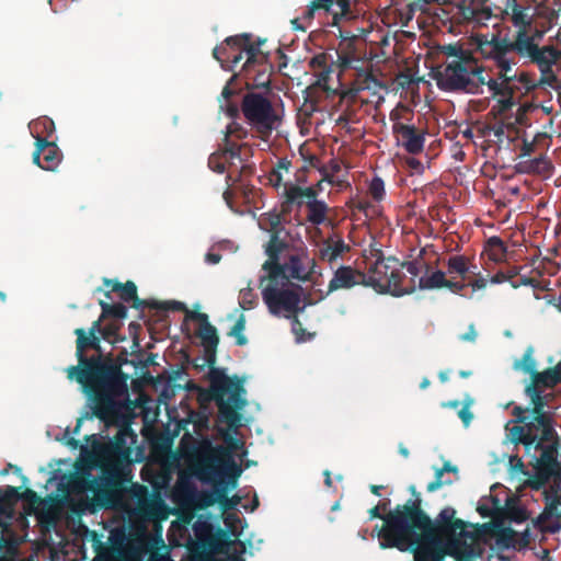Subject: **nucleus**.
Masks as SVG:
<instances>
[{"mask_svg":"<svg viewBox=\"0 0 561 561\" xmlns=\"http://www.w3.org/2000/svg\"><path fill=\"white\" fill-rule=\"evenodd\" d=\"M357 285L364 286V272H360L350 265H341L333 273V277L329 282L325 296H329L333 291L340 289H351Z\"/></svg>","mask_w":561,"mask_h":561,"instance_id":"23","label":"nucleus"},{"mask_svg":"<svg viewBox=\"0 0 561 561\" xmlns=\"http://www.w3.org/2000/svg\"><path fill=\"white\" fill-rule=\"evenodd\" d=\"M368 194L377 203H380L386 198V186L383 180L380 176L375 175L370 180L368 183Z\"/></svg>","mask_w":561,"mask_h":561,"instance_id":"49","label":"nucleus"},{"mask_svg":"<svg viewBox=\"0 0 561 561\" xmlns=\"http://www.w3.org/2000/svg\"><path fill=\"white\" fill-rule=\"evenodd\" d=\"M546 405L537 403H530L527 408L515 405L512 409L515 419L506 424L511 442L523 445L525 453L529 456L547 451L559 455L561 448L554 414L546 410Z\"/></svg>","mask_w":561,"mask_h":561,"instance_id":"3","label":"nucleus"},{"mask_svg":"<svg viewBox=\"0 0 561 561\" xmlns=\"http://www.w3.org/2000/svg\"><path fill=\"white\" fill-rule=\"evenodd\" d=\"M350 249V245L346 244L343 239H337L336 241L328 239L319 250V257L322 261L333 263L343 253L348 252Z\"/></svg>","mask_w":561,"mask_h":561,"instance_id":"31","label":"nucleus"},{"mask_svg":"<svg viewBox=\"0 0 561 561\" xmlns=\"http://www.w3.org/2000/svg\"><path fill=\"white\" fill-rule=\"evenodd\" d=\"M397 263L398 260L393 256L378 257L368 272L364 273V286L371 287L378 294H391L394 297L413 294L416 289L414 278H410L409 284L403 286L405 276L394 267Z\"/></svg>","mask_w":561,"mask_h":561,"instance_id":"8","label":"nucleus"},{"mask_svg":"<svg viewBox=\"0 0 561 561\" xmlns=\"http://www.w3.org/2000/svg\"><path fill=\"white\" fill-rule=\"evenodd\" d=\"M437 87L447 92L480 94L483 92V69L470 68L461 61H450L434 70Z\"/></svg>","mask_w":561,"mask_h":561,"instance_id":"10","label":"nucleus"},{"mask_svg":"<svg viewBox=\"0 0 561 561\" xmlns=\"http://www.w3.org/2000/svg\"><path fill=\"white\" fill-rule=\"evenodd\" d=\"M443 477H444V472L442 471V469L440 468L437 469L435 472V479L427 484V488H426L427 491L434 492V491L440 489L445 484H451V480H444Z\"/></svg>","mask_w":561,"mask_h":561,"instance_id":"58","label":"nucleus"},{"mask_svg":"<svg viewBox=\"0 0 561 561\" xmlns=\"http://www.w3.org/2000/svg\"><path fill=\"white\" fill-rule=\"evenodd\" d=\"M149 309L163 310V311H187L184 302L171 300V301H158L151 299Z\"/></svg>","mask_w":561,"mask_h":561,"instance_id":"51","label":"nucleus"},{"mask_svg":"<svg viewBox=\"0 0 561 561\" xmlns=\"http://www.w3.org/2000/svg\"><path fill=\"white\" fill-rule=\"evenodd\" d=\"M393 134L401 140L402 147L411 154H419L424 149V134L419 133L415 126L396 123L392 126Z\"/></svg>","mask_w":561,"mask_h":561,"instance_id":"24","label":"nucleus"},{"mask_svg":"<svg viewBox=\"0 0 561 561\" xmlns=\"http://www.w3.org/2000/svg\"><path fill=\"white\" fill-rule=\"evenodd\" d=\"M401 267L404 268L414 280H416V277H419L422 272L427 273L430 271V265L422 257L402 262ZM415 284H417V282H415Z\"/></svg>","mask_w":561,"mask_h":561,"instance_id":"48","label":"nucleus"},{"mask_svg":"<svg viewBox=\"0 0 561 561\" xmlns=\"http://www.w3.org/2000/svg\"><path fill=\"white\" fill-rule=\"evenodd\" d=\"M469 403H466L459 411H458V416L460 417V420L462 421V423L468 426L473 417V414L471 413L470 409H469Z\"/></svg>","mask_w":561,"mask_h":561,"instance_id":"64","label":"nucleus"},{"mask_svg":"<svg viewBox=\"0 0 561 561\" xmlns=\"http://www.w3.org/2000/svg\"><path fill=\"white\" fill-rule=\"evenodd\" d=\"M369 518H380L383 525L377 531L381 549L396 548L400 551H409L433 520L430 515L420 508V502L397 505L387 514H381L378 506L369 510Z\"/></svg>","mask_w":561,"mask_h":561,"instance_id":"5","label":"nucleus"},{"mask_svg":"<svg viewBox=\"0 0 561 561\" xmlns=\"http://www.w3.org/2000/svg\"><path fill=\"white\" fill-rule=\"evenodd\" d=\"M307 220L314 226L324 224L327 220L328 205L323 201H307Z\"/></svg>","mask_w":561,"mask_h":561,"instance_id":"39","label":"nucleus"},{"mask_svg":"<svg viewBox=\"0 0 561 561\" xmlns=\"http://www.w3.org/2000/svg\"><path fill=\"white\" fill-rule=\"evenodd\" d=\"M219 107L224 111L229 117L236 119L239 117L241 112V105L239 106L236 102H222L221 99H218Z\"/></svg>","mask_w":561,"mask_h":561,"instance_id":"56","label":"nucleus"},{"mask_svg":"<svg viewBox=\"0 0 561 561\" xmlns=\"http://www.w3.org/2000/svg\"><path fill=\"white\" fill-rule=\"evenodd\" d=\"M513 93L514 92L512 91L510 94L502 95L503 99L499 100L497 106L500 114L507 112L514 105Z\"/></svg>","mask_w":561,"mask_h":561,"instance_id":"61","label":"nucleus"},{"mask_svg":"<svg viewBox=\"0 0 561 561\" xmlns=\"http://www.w3.org/2000/svg\"><path fill=\"white\" fill-rule=\"evenodd\" d=\"M318 191L314 187H300L298 185H289L285 187V201L282 204V213H289L291 205H302L304 198L308 201H318Z\"/></svg>","mask_w":561,"mask_h":561,"instance_id":"28","label":"nucleus"},{"mask_svg":"<svg viewBox=\"0 0 561 561\" xmlns=\"http://www.w3.org/2000/svg\"><path fill=\"white\" fill-rule=\"evenodd\" d=\"M119 325L115 323H110L103 327L101 331V337L104 341H107L111 344H116L119 341H124L125 337L118 334Z\"/></svg>","mask_w":561,"mask_h":561,"instance_id":"54","label":"nucleus"},{"mask_svg":"<svg viewBox=\"0 0 561 561\" xmlns=\"http://www.w3.org/2000/svg\"><path fill=\"white\" fill-rule=\"evenodd\" d=\"M332 14V25H339L341 21H351L364 15L366 12L365 0H312L301 20L311 23L317 11Z\"/></svg>","mask_w":561,"mask_h":561,"instance_id":"15","label":"nucleus"},{"mask_svg":"<svg viewBox=\"0 0 561 561\" xmlns=\"http://www.w3.org/2000/svg\"><path fill=\"white\" fill-rule=\"evenodd\" d=\"M561 382V365L547 368L543 371L533 373L530 382L525 388V393L530 403L547 404L546 397L542 394L543 388H553Z\"/></svg>","mask_w":561,"mask_h":561,"instance_id":"19","label":"nucleus"},{"mask_svg":"<svg viewBox=\"0 0 561 561\" xmlns=\"http://www.w3.org/2000/svg\"><path fill=\"white\" fill-rule=\"evenodd\" d=\"M489 0H460L457 3V18L460 22L483 25L493 18V11L488 5Z\"/></svg>","mask_w":561,"mask_h":561,"instance_id":"21","label":"nucleus"},{"mask_svg":"<svg viewBox=\"0 0 561 561\" xmlns=\"http://www.w3.org/2000/svg\"><path fill=\"white\" fill-rule=\"evenodd\" d=\"M316 260L307 253H293L284 263H264L263 270L267 272L271 283H280L285 287L290 279L310 282L314 274Z\"/></svg>","mask_w":561,"mask_h":561,"instance_id":"12","label":"nucleus"},{"mask_svg":"<svg viewBox=\"0 0 561 561\" xmlns=\"http://www.w3.org/2000/svg\"><path fill=\"white\" fill-rule=\"evenodd\" d=\"M94 388L90 394L92 415L111 424L124 416L125 404L122 398L128 393L129 375L123 371L127 364L136 365L128 359V352L123 348L117 355L110 352Z\"/></svg>","mask_w":561,"mask_h":561,"instance_id":"4","label":"nucleus"},{"mask_svg":"<svg viewBox=\"0 0 561 561\" xmlns=\"http://www.w3.org/2000/svg\"><path fill=\"white\" fill-rule=\"evenodd\" d=\"M245 330V317L243 313L239 316L230 331L228 332V335L236 339V344L238 346H244L248 343V339L244 335Z\"/></svg>","mask_w":561,"mask_h":561,"instance_id":"47","label":"nucleus"},{"mask_svg":"<svg viewBox=\"0 0 561 561\" xmlns=\"http://www.w3.org/2000/svg\"><path fill=\"white\" fill-rule=\"evenodd\" d=\"M545 508L541 513L542 519H550L552 517L560 518L561 512V482H557L542 491Z\"/></svg>","mask_w":561,"mask_h":561,"instance_id":"29","label":"nucleus"},{"mask_svg":"<svg viewBox=\"0 0 561 561\" xmlns=\"http://www.w3.org/2000/svg\"><path fill=\"white\" fill-rule=\"evenodd\" d=\"M499 69V78L502 80V82H497L495 79H486L483 76V85H488L489 90L492 92V94L495 95H506L512 93V87L511 82L515 81L516 75H511L512 71H507V75H503L504 71L502 69Z\"/></svg>","mask_w":561,"mask_h":561,"instance_id":"32","label":"nucleus"},{"mask_svg":"<svg viewBox=\"0 0 561 561\" xmlns=\"http://www.w3.org/2000/svg\"><path fill=\"white\" fill-rule=\"evenodd\" d=\"M443 51L448 57H455L456 59L463 55V48L457 44H449L444 46Z\"/></svg>","mask_w":561,"mask_h":561,"instance_id":"63","label":"nucleus"},{"mask_svg":"<svg viewBox=\"0 0 561 561\" xmlns=\"http://www.w3.org/2000/svg\"><path fill=\"white\" fill-rule=\"evenodd\" d=\"M530 542L529 530L526 529L523 534H518L511 527H503L495 534V543L499 549H524Z\"/></svg>","mask_w":561,"mask_h":561,"instance_id":"26","label":"nucleus"},{"mask_svg":"<svg viewBox=\"0 0 561 561\" xmlns=\"http://www.w3.org/2000/svg\"><path fill=\"white\" fill-rule=\"evenodd\" d=\"M21 500L20 488L8 485L0 488V510H13L14 505Z\"/></svg>","mask_w":561,"mask_h":561,"instance_id":"42","label":"nucleus"},{"mask_svg":"<svg viewBox=\"0 0 561 561\" xmlns=\"http://www.w3.org/2000/svg\"><path fill=\"white\" fill-rule=\"evenodd\" d=\"M102 313L101 319L114 318V319H125L127 317V307L123 304H108L104 300H100L99 302Z\"/></svg>","mask_w":561,"mask_h":561,"instance_id":"44","label":"nucleus"},{"mask_svg":"<svg viewBox=\"0 0 561 561\" xmlns=\"http://www.w3.org/2000/svg\"><path fill=\"white\" fill-rule=\"evenodd\" d=\"M283 220L282 213L268 211L261 215L259 226L261 229L274 233V231L280 232V225Z\"/></svg>","mask_w":561,"mask_h":561,"instance_id":"41","label":"nucleus"},{"mask_svg":"<svg viewBox=\"0 0 561 561\" xmlns=\"http://www.w3.org/2000/svg\"><path fill=\"white\" fill-rule=\"evenodd\" d=\"M531 457L534 473L526 480V485L529 489L543 491L550 480H553L554 483L561 482V463L558 460V455L547 451Z\"/></svg>","mask_w":561,"mask_h":561,"instance_id":"17","label":"nucleus"},{"mask_svg":"<svg viewBox=\"0 0 561 561\" xmlns=\"http://www.w3.org/2000/svg\"><path fill=\"white\" fill-rule=\"evenodd\" d=\"M536 0H508L510 22L516 27H530L534 22L535 9L533 3Z\"/></svg>","mask_w":561,"mask_h":561,"instance_id":"25","label":"nucleus"},{"mask_svg":"<svg viewBox=\"0 0 561 561\" xmlns=\"http://www.w3.org/2000/svg\"><path fill=\"white\" fill-rule=\"evenodd\" d=\"M490 247V257L494 262L503 261L506 256L507 248L500 237H491L488 240Z\"/></svg>","mask_w":561,"mask_h":561,"instance_id":"46","label":"nucleus"},{"mask_svg":"<svg viewBox=\"0 0 561 561\" xmlns=\"http://www.w3.org/2000/svg\"><path fill=\"white\" fill-rule=\"evenodd\" d=\"M340 38L339 61L343 69H347L352 67L354 61L358 60L355 47L358 36L350 31L340 30Z\"/></svg>","mask_w":561,"mask_h":561,"instance_id":"27","label":"nucleus"},{"mask_svg":"<svg viewBox=\"0 0 561 561\" xmlns=\"http://www.w3.org/2000/svg\"><path fill=\"white\" fill-rule=\"evenodd\" d=\"M477 49L484 57L492 59L496 68L502 69L503 75L513 70L517 62L515 58H510V53H515L520 58H527L530 62L542 61V56L554 53V47L542 46L534 43L530 34V27L516 28L513 39L492 35L491 39L486 35H479L476 38Z\"/></svg>","mask_w":561,"mask_h":561,"instance_id":"6","label":"nucleus"},{"mask_svg":"<svg viewBox=\"0 0 561 561\" xmlns=\"http://www.w3.org/2000/svg\"><path fill=\"white\" fill-rule=\"evenodd\" d=\"M557 55L558 53L554 49V53L546 54L545 56H542V61L534 62L535 65L538 66L541 72V78L539 80L540 84L553 87V84L557 82V76L552 69V66L557 60Z\"/></svg>","mask_w":561,"mask_h":561,"instance_id":"33","label":"nucleus"},{"mask_svg":"<svg viewBox=\"0 0 561 561\" xmlns=\"http://www.w3.org/2000/svg\"><path fill=\"white\" fill-rule=\"evenodd\" d=\"M262 298L273 316L283 314L289 319L293 314L302 312L301 297L298 290L284 288L280 283H271L262 289Z\"/></svg>","mask_w":561,"mask_h":561,"instance_id":"16","label":"nucleus"},{"mask_svg":"<svg viewBox=\"0 0 561 561\" xmlns=\"http://www.w3.org/2000/svg\"><path fill=\"white\" fill-rule=\"evenodd\" d=\"M291 161L287 158H279L268 174V182L274 187H279L283 183V174L288 173Z\"/></svg>","mask_w":561,"mask_h":561,"instance_id":"40","label":"nucleus"},{"mask_svg":"<svg viewBox=\"0 0 561 561\" xmlns=\"http://www.w3.org/2000/svg\"><path fill=\"white\" fill-rule=\"evenodd\" d=\"M309 66L316 72L329 68L327 55L321 53L313 56L309 62Z\"/></svg>","mask_w":561,"mask_h":561,"instance_id":"60","label":"nucleus"},{"mask_svg":"<svg viewBox=\"0 0 561 561\" xmlns=\"http://www.w3.org/2000/svg\"><path fill=\"white\" fill-rule=\"evenodd\" d=\"M551 168V163L545 156L519 162L517 165L519 172L534 174H547Z\"/></svg>","mask_w":561,"mask_h":561,"instance_id":"35","label":"nucleus"},{"mask_svg":"<svg viewBox=\"0 0 561 561\" xmlns=\"http://www.w3.org/2000/svg\"><path fill=\"white\" fill-rule=\"evenodd\" d=\"M265 41L253 43L250 34H240L227 37L220 45L213 50L214 58L220 62L225 70L234 71L238 64L249 58L250 53L256 54L261 51V45Z\"/></svg>","mask_w":561,"mask_h":561,"instance_id":"14","label":"nucleus"},{"mask_svg":"<svg viewBox=\"0 0 561 561\" xmlns=\"http://www.w3.org/2000/svg\"><path fill=\"white\" fill-rule=\"evenodd\" d=\"M134 495L138 499L136 513L140 516H149L151 512L150 503L148 500V489L145 485H135Z\"/></svg>","mask_w":561,"mask_h":561,"instance_id":"45","label":"nucleus"},{"mask_svg":"<svg viewBox=\"0 0 561 561\" xmlns=\"http://www.w3.org/2000/svg\"><path fill=\"white\" fill-rule=\"evenodd\" d=\"M227 158L238 159V161L241 162V153L236 151L234 146L230 148L224 146V149L218 150L217 152H214L209 156L208 167L217 173H225L227 170Z\"/></svg>","mask_w":561,"mask_h":561,"instance_id":"30","label":"nucleus"},{"mask_svg":"<svg viewBox=\"0 0 561 561\" xmlns=\"http://www.w3.org/2000/svg\"><path fill=\"white\" fill-rule=\"evenodd\" d=\"M286 248V243L279 239L278 231L271 234V239L266 245V254L268 260L265 263H279V254Z\"/></svg>","mask_w":561,"mask_h":561,"instance_id":"43","label":"nucleus"},{"mask_svg":"<svg viewBox=\"0 0 561 561\" xmlns=\"http://www.w3.org/2000/svg\"><path fill=\"white\" fill-rule=\"evenodd\" d=\"M446 273L437 270L432 273L430 271L423 275L420 276L417 279L416 288L422 290H432V289H439L444 288L446 285Z\"/></svg>","mask_w":561,"mask_h":561,"instance_id":"34","label":"nucleus"},{"mask_svg":"<svg viewBox=\"0 0 561 561\" xmlns=\"http://www.w3.org/2000/svg\"><path fill=\"white\" fill-rule=\"evenodd\" d=\"M186 318L199 322L196 334L204 347L202 367L205 365L209 367L207 396L218 408V422L226 424L230 430H237L242 425L240 411L248 404L244 379L237 375L230 377L224 368L215 367L219 336L217 329L208 321V316L204 312L187 310Z\"/></svg>","mask_w":561,"mask_h":561,"instance_id":"1","label":"nucleus"},{"mask_svg":"<svg viewBox=\"0 0 561 561\" xmlns=\"http://www.w3.org/2000/svg\"><path fill=\"white\" fill-rule=\"evenodd\" d=\"M62 154L54 141L39 135L35 136V150L32 154L33 163L46 171H55L61 162Z\"/></svg>","mask_w":561,"mask_h":561,"instance_id":"20","label":"nucleus"},{"mask_svg":"<svg viewBox=\"0 0 561 561\" xmlns=\"http://www.w3.org/2000/svg\"><path fill=\"white\" fill-rule=\"evenodd\" d=\"M248 134L249 133L247 128H244L241 124L233 121L227 126L226 134L224 137V146H226L227 148L234 146L236 151L241 153L242 146L233 141L232 138L242 140L248 137Z\"/></svg>","mask_w":561,"mask_h":561,"instance_id":"38","label":"nucleus"},{"mask_svg":"<svg viewBox=\"0 0 561 561\" xmlns=\"http://www.w3.org/2000/svg\"><path fill=\"white\" fill-rule=\"evenodd\" d=\"M348 207L352 209V210H356V211H359V213H363L365 214L366 216H368V210L370 208H373V205L370 202L368 201H363V199H359V198H353L348 202Z\"/></svg>","mask_w":561,"mask_h":561,"instance_id":"59","label":"nucleus"},{"mask_svg":"<svg viewBox=\"0 0 561 561\" xmlns=\"http://www.w3.org/2000/svg\"><path fill=\"white\" fill-rule=\"evenodd\" d=\"M290 319H291V331L296 336V341L297 342L306 341V339H305L306 330L304 329L302 323L298 318V313L293 314Z\"/></svg>","mask_w":561,"mask_h":561,"instance_id":"57","label":"nucleus"},{"mask_svg":"<svg viewBox=\"0 0 561 561\" xmlns=\"http://www.w3.org/2000/svg\"><path fill=\"white\" fill-rule=\"evenodd\" d=\"M241 502V496L234 494L231 497L227 495V488L224 484L220 485V494H219V504L222 511H231L234 510Z\"/></svg>","mask_w":561,"mask_h":561,"instance_id":"52","label":"nucleus"},{"mask_svg":"<svg viewBox=\"0 0 561 561\" xmlns=\"http://www.w3.org/2000/svg\"><path fill=\"white\" fill-rule=\"evenodd\" d=\"M273 69L270 56L262 49L260 53H250L249 58L242 64L239 75L247 79L248 85L255 88H267L271 84L270 73Z\"/></svg>","mask_w":561,"mask_h":561,"instance_id":"18","label":"nucleus"},{"mask_svg":"<svg viewBox=\"0 0 561 561\" xmlns=\"http://www.w3.org/2000/svg\"><path fill=\"white\" fill-rule=\"evenodd\" d=\"M467 523L456 518V510L444 507L433 525L410 548L414 561H472L480 556L473 535L466 529Z\"/></svg>","mask_w":561,"mask_h":561,"instance_id":"2","label":"nucleus"},{"mask_svg":"<svg viewBox=\"0 0 561 561\" xmlns=\"http://www.w3.org/2000/svg\"><path fill=\"white\" fill-rule=\"evenodd\" d=\"M103 320L104 319H101V317H100L98 320L92 322L91 327L88 330L84 329L85 337H90L91 334L94 336H100L101 331L103 330V327H104V325H102Z\"/></svg>","mask_w":561,"mask_h":561,"instance_id":"62","label":"nucleus"},{"mask_svg":"<svg viewBox=\"0 0 561 561\" xmlns=\"http://www.w3.org/2000/svg\"><path fill=\"white\" fill-rule=\"evenodd\" d=\"M241 113L262 140L268 139L280 123L272 101L260 92H248L243 95Z\"/></svg>","mask_w":561,"mask_h":561,"instance_id":"11","label":"nucleus"},{"mask_svg":"<svg viewBox=\"0 0 561 561\" xmlns=\"http://www.w3.org/2000/svg\"><path fill=\"white\" fill-rule=\"evenodd\" d=\"M533 353H534L533 347H528L525 351L520 362L515 365L516 368H520L524 373L529 374L530 377L533 376V373L537 371L536 370L537 364L533 356Z\"/></svg>","mask_w":561,"mask_h":561,"instance_id":"53","label":"nucleus"},{"mask_svg":"<svg viewBox=\"0 0 561 561\" xmlns=\"http://www.w3.org/2000/svg\"><path fill=\"white\" fill-rule=\"evenodd\" d=\"M73 333L77 336L76 357L78 365L67 368V377L81 385L89 399L110 352H103L101 336L91 334L90 337H85L83 328L76 329Z\"/></svg>","mask_w":561,"mask_h":561,"instance_id":"7","label":"nucleus"},{"mask_svg":"<svg viewBox=\"0 0 561 561\" xmlns=\"http://www.w3.org/2000/svg\"><path fill=\"white\" fill-rule=\"evenodd\" d=\"M222 458L215 454L204 456L196 465V474L204 483H213V491H201L195 495V506L199 510L208 508L219 503L220 485L224 484Z\"/></svg>","mask_w":561,"mask_h":561,"instance_id":"13","label":"nucleus"},{"mask_svg":"<svg viewBox=\"0 0 561 561\" xmlns=\"http://www.w3.org/2000/svg\"><path fill=\"white\" fill-rule=\"evenodd\" d=\"M447 273L449 275H459L462 279L466 278L468 273L476 274L474 271H471L470 260L465 255H451L447 260Z\"/></svg>","mask_w":561,"mask_h":561,"instance_id":"37","label":"nucleus"},{"mask_svg":"<svg viewBox=\"0 0 561 561\" xmlns=\"http://www.w3.org/2000/svg\"><path fill=\"white\" fill-rule=\"evenodd\" d=\"M92 468L88 465H79L73 473L68 477L67 488L73 494L92 492L98 505L111 507L114 501V492L119 486V481L113 471H104L102 477L92 476Z\"/></svg>","mask_w":561,"mask_h":561,"instance_id":"9","label":"nucleus"},{"mask_svg":"<svg viewBox=\"0 0 561 561\" xmlns=\"http://www.w3.org/2000/svg\"><path fill=\"white\" fill-rule=\"evenodd\" d=\"M439 0H413L408 4V11L411 14H414L415 12H422L427 13L428 12V5L432 3H438Z\"/></svg>","mask_w":561,"mask_h":561,"instance_id":"55","label":"nucleus"},{"mask_svg":"<svg viewBox=\"0 0 561 561\" xmlns=\"http://www.w3.org/2000/svg\"><path fill=\"white\" fill-rule=\"evenodd\" d=\"M133 430L128 425L122 426L113 437V446L116 450L123 451L127 449V437H133Z\"/></svg>","mask_w":561,"mask_h":561,"instance_id":"50","label":"nucleus"},{"mask_svg":"<svg viewBox=\"0 0 561 561\" xmlns=\"http://www.w3.org/2000/svg\"><path fill=\"white\" fill-rule=\"evenodd\" d=\"M104 285L110 288L105 297L111 299V291L117 293L124 302H131V307L137 310H144L150 307L151 300L140 299L137 295V286L134 282L127 280L119 283L117 280L104 279Z\"/></svg>","mask_w":561,"mask_h":561,"instance_id":"22","label":"nucleus"},{"mask_svg":"<svg viewBox=\"0 0 561 561\" xmlns=\"http://www.w3.org/2000/svg\"><path fill=\"white\" fill-rule=\"evenodd\" d=\"M226 167H227L226 182H227L228 186H231L236 182L240 181L243 174H248V173L252 172V168L250 165L244 164L242 161L239 162L238 159L227 158Z\"/></svg>","mask_w":561,"mask_h":561,"instance_id":"36","label":"nucleus"}]
</instances>
